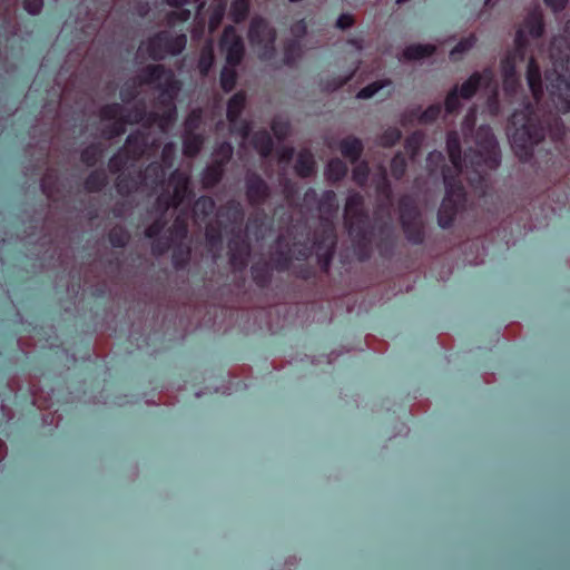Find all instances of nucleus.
<instances>
[{
  "instance_id": "f257e3e1",
  "label": "nucleus",
  "mask_w": 570,
  "mask_h": 570,
  "mask_svg": "<svg viewBox=\"0 0 570 570\" xmlns=\"http://www.w3.org/2000/svg\"><path fill=\"white\" fill-rule=\"evenodd\" d=\"M561 70L547 71V90L549 99L556 109L544 120H540L533 107L529 104L521 110H515L509 119L511 147L521 163H528L533 156L534 147L547 135L556 142H562L567 136V127L559 114L570 111V57L561 65Z\"/></svg>"
},
{
  "instance_id": "f03ea898",
  "label": "nucleus",
  "mask_w": 570,
  "mask_h": 570,
  "mask_svg": "<svg viewBox=\"0 0 570 570\" xmlns=\"http://www.w3.org/2000/svg\"><path fill=\"white\" fill-rule=\"evenodd\" d=\"M475 148H469L462 157L460 136L456 131H449L446 135V151L451 164L455 169L454 175H460L463 161L472 169L478 178V188L488 186V173L499 168L501 154L495 136L489 127H480L475 135Z\"/></svg>"
},
{
  "instance_id": "7ed1b4c3",
  "label": "nucleus",
  "mask_w": 570,
  "mask_h": 570,
  "mask_svg": "<svg viewBox=\"0 0 570 570\" xmlns=\"http://www.w3.org/2000/svg\"><path fill=\"white\" fill-rule=\"evenodd\" d=\"M450 168L442 169L445 194L438 212V224L441 228H450L458 213L464 208L466 203L465 188L458 175H451Z\"/></svg>"
},
{
  "instance_id": "20e7f679",
  "label": "nucleus",
  "mask_w": 570,
  "mask_h": 570,
  "mask_svg": "<svg viewBox=\"0 0 570 570\" xmlns=\"http://www.w3.org/2000/svg\"><path fill=\"white\" fill-rule=\"evenodd\" d=\"M186 45L187 36L185 33L173 35L168 30H160L146 40L145 48L151 60L160 61L166 56L180 55Z\"/></svg>"
},
{
  "instance_id": "39448f33",
  "label": "nucleus",
  "mask_w": 570,
  "mask_h": 570,
  "mask_svg": "<svg viewBox=\"0 0 570 570\" xmlns=\"http://www.w3.org/2000/svg\"><path fill=\"white\" fill-rule=\"evenodd\" d=\"M399 208L401 226L406 239L414 245L423 244L425 235L419 223V212L413 200L407 196H403L399 202Z\"/></svg>"
},
{
  "instance_id": "423d86ee",
  "label": "nucleus",
  "mask_w": 570,
  "mask_h": 570,
  "mask_svg": "<svg viewBox=\"0 0 570 570\" xmlns=\"http://www.w3.org/2000/svg\"><path fill=\"white\" fill-rule=\"evenodd\" d=\"M336 233L333 225H323L314 234L316 261L323 273H328L336 248Z\"/></svg>"
},
{
  "instance_id": "0eeeda50",
  "label": "nucleus",
  "mask_w": 570,
  "mask_h": 570,
  "mask_svg": "<svg viewBox=\"0 0 570 570\" xmlns=\"http://www.w3.org/2000/svg\"><path fill=\"white\" fill-rule=\"evenodd\" d=\"M220 50L226 55V63L237 67L244 59L245 45L242 37L233 26L225 27L219 40Z\"/></svg>"
},
{
  "instance_id": "6e6552de",
  "label": "nucleus",
  "mask_w": 570,
  "mask_h": 570,
  "mask_svg": "<svg viewBox=\"0 0 570 570\" xmlns=\"http://www.w3.org/2000/svg\"><path fill=\"white\" fill-rule=\"evenodd\" d=\"M245 194L252 207H259L269 199L271 187L258 173L249 171L245 177Z\"/></svg>"
},
{
  "instance_id": "1a4fd4ad",
  "label": "nucleus",
  "mask_w": 570,
  "mask_h": 570,
  "mask_svg": "<svg viewBox=\"0 0 570 570\" xmlns=\"http://www.w3.org/2000/svg\"><path fill=\"white\" fill-rule=\"evenodd\" d=\"M248 39L255 46L263 47L264 49H274L276 31L266 19L255 17L249 23Z\"/></svg>"
},
{
  "instance_id": "9d476101",
  "label": "nucleus",
  "mask_w": 570,
  "mask_h": 570,
  "mask_svg": "<svg viewBox=\"0 0 570 570\" xmlns=\"http://www.w3.org/2000/svg\"><path fill=\"white\" fill-rule=\"evenodd\" d=\"M168 183L173 186V193L167 197L166 207L177 208L190 196L189 177L179 169L170 173Z\"/></svg>"
},
{
  "instance_id": "9b49d317",
  "label": "nucleus",
  "mask_w": 570,
  "mask_h": 570,
  "mask_svg": "<svg viewBox=\"0 0 570 570\" xmlns=\"http://www.w3.org/2000/svg\"><path fill=\"white\" fill-rule=\"evenodd\" d=\"M250 255V245L239 235L228 242V256L230 266L238 272L246 269Z\"/></svg>"
},
{
  "instance_id": "f8f14e48",
  "label": "nucleus",
  "mask_w": 570,
  "mask_h": 570,
  "mask_svg": "<svg viewBox=\"0 0 570 570\" xmlns=\"http://www.w3.org/2000/svg\"><path fill=\"white\" fill-rule=\"evenodd\" d=\"M493 79V72L490 68H485L482 72H473L460 87H458L459 96L469 100L475 96L479 88L488 87Z\"/></svg>"
},
{
  "instance_id": "ddd939ff",
  "label": "nucleus",
  "mask_w": 570,
  "mask_h": 570,
  "mask_svg": "<svg viewBox=\"0 0 570 570\" xmlns=\"http://www.w3.org/2000/svg\"><path fill=\"white\" fill-rule=\"evenodd\" d=\"M142 186L150 190H157L165 183L166 169L159 161L149 163L138 171Z\"/></svg>"
},
{
  "instance_id": "4468645a",
  "label": "nucleus",
  "mask_w": 570,
  "mask_h": 570,
  "mask_svg": "<svg viewBox=\"0 0 570 570\" xmlns=\"http://www.w3.org/2000/svg\"><path fill=\"white\" fill-rule=\"evenodd\" d=\"M148 134L142 130H135L127 136L122 148L129 154L132 163L144 157L148 148Z\"/></svg>"
},
{
  "instance_id": "2eb2a0df",
  "label": "nucleus",
  "mask_w": 570,
  "mask_h": 570,
  "mask_svg": "<svg viewBox=\"0 0 570 570\" xmlns=\"http://www.w3.org/2000/svg\"><path fill=\"white\" fill-rule=\"evenodd\" d=\"M168 71L173 70L160 63L147 65L140 70L135 79L139 86L154 85L156 87L165 79V77L168 76Z\"/></svg>"
},
{
  "instance_id": "dca6fc26",
  "label": "nucleus",
  "mask_w": 570,
  "mask_h": 570,
  "mask_svg": "<svg viewBox=\"0 0 570 570\" xmlns=\"http://www.w3.org/2000/svg\"><path fill=\"white\" fill-rule=\"evenodd\" d=\"M141 187L144 186L138 173H121L115 180L116 191L122 197L137 193Z\"/></svg>"
},
{
  "instance_id": "f3484780",
  "label": "nucleus",
  "mask_w": 570,
  "mask_h": 570,
  "mask_svg": "<svg viewBox=\"0 0 570 570\" xmlns=\"http://www.w3.org/2000/svg\"><path fill=\"white\" fill-rule=\"evenodd\" d=\"M527 82L537 102L543 95L541 70L534 57H530L527 66Z\"/></svg>"
},
{
  "instance_id": "a211bd4d",
  "label": "nucleus",
  "mask_w": 570,
  "mask_h": 570,
  "mask_svg": "<svg viewBox=\"0 0 570 570\" xmlns=\"http://www.w3.org/2000/svg\"><path fill=\"white\" fill-rule=\"evenodd\" d=\"M250 275L255 285L262 289L267 288L273 278V268L268 261L258 259L250 266Z\"/></svg>"
},
{
  "instance_id": "6ab92c4d",
  "label": "nucleus",
  "mask_w": 570,
  "mask_h": 570,
  "mask_svg": "<svg viewBox=\"0 0 570 570\" xmlns=\"http://www.w3.org/2000/svg\"><path fill=\"white\" fill-rule=\"evenodd\" d=\"M317 208L322 214L321 228L323 225H333L325 216H332L338 210V200L334 190H325L317 200Z\"/></svg>"
},
{
  "instance_id": "aec40b11",
  "label": "nucleus",
  "mask_w": 570,
  "mask_h": 570,
  "mask_svg": "<svg viewBox=\"0 0 570 570\" xmlns=\"http://www.w3.org/2000/svg\"><path fill=\"white\" fill-rule=\"evenodd\" d=\"M340 151L344 158L350 160L351 164H355L363 155L364 145L360 138L348 136L340 141Z\"/></svg>"
},
{
  "instance_id": "412c9836",
  "label": "nucleus",
  "mask_w": 570,
  "mask_h": 570,
  "mask_svg": "<svg viewBox=\"0 0 570 570\" xmlns=\"http://www.w3.org/2000/svg\"><path fill=\"white\" fill-rule=\"evenodd\" d=\"M345 226L351 238L372 236L368 214L345 217Z\"/></svg>"
},
{
  "instance_id": "4be33fe9",
  "label": "nucleus",
  "mask_w": 570,
  "mask_h": 570,
  "mask_svg": "<svg viewBox=\"0 0 570 570\" xmlns=\"http://www.w3.org/2000/svg\"><path fill=\"white\" fill-rule=\"evenodd\" d=\"M379 233L381 236L380 242L377 244L380 255L382 257H391L394 252V247H395L393 227H392L391 223L384 222L379 227Z\"/></svg>"
},
{
  "instance_id": "5701e85b",
  "label": "nucleus",
  "mask_w": 570,
  "mask_h": 570,
  "mask_svg": "<svg viewBox=\"0 0 570 570\" xmlns=\"http://www.w3.org/2000/svg\"><path fill=\"white\" fill-rule=\"evenodd\" d=\"M250 144H252L253 148L263 158H267L268 156H271L273 148H274L273 138H272L271 134L265 129L255 131L252 135Z\"/></svg>"
},
{
  "instance_id": "b1692460",
  "label": "nucleus",
  "mask_w": 570,
  "mask_h": 570,
  "mask_svg": "<svg viewBox=\"0 0 570 570\" xmlns=\"http://www.w3.org/2000/svg\"><path fill=\"white\" fill-rule=\"evenodd\" d=\"M522 29L527 30L533 39L541 38L544 33V20L541 11L538 9L531 10L524 18Z\"/></svg>"
},
{
  "instance_id": "393cba45",
  "label": "nucleus",
  "mask_w": 570,
  "mask_h": 570,
  "mask_svg": "<svg viewBox=\"0 0 570 570\" xmlns=\"http://www.w3.org/2000/svg\"><path fill=\"white\" fill-rule=\"evenodd\" d=\"M517 61H519V59L514 58L513 55H505L501 60V73L507 90L514 88L519 82L517 76Z\"/></svg>"
},
{
  "instance_id": "a878e982",
  "label": "nucleus",
  "mask_w": 570,
  "mask_h": 570,
  "mask_svg": "<svg viewBox=\"0 0 570 570\" xmlns=\"http://www.w3.org/2000/svg\"><path fill=\"white\" fill-rule=\"evenodd\" d=\"M156 89L159 91L160 97L176 99L180 89L181 82L177 79L174 71H168V76L156 86Z\"/></svg>"
},
{
  "instance_id": "bb28decb",
  "label": "nucleus",
  "mask_w": 570,
  "mask_h": 570,
  "mask_svg": "<svg viewBox=\"0 0 570 570\" xmlns=\"http://www.w3.org/2000/svg\"><path fill=\"white\" fill-rule=\"evenodd\" d=\"M225 169L226 168H224L219 164L212 161L208 166L204 168L202 173L203 187L209 189L217 186L225 175Z\"/></svg>"
},
{
  "instance_id": "cd10ccee",
  "label": "nucleus",
  "mask_w": 570,
  "mask_h": 570,
  "mask_svg": "<svg viewBox=\"0 0 570 570\" xmlns=\"http://www.w3.org/2000/svg\"><path fill=\"white\" fill-rule=\"evenodd\" d=\"M246 107V94L244 91H237L234 94L228 102L226 117L229 122H236L238 118L242 116L244 109Z\"/></svg>"
},
{
  "instance_id": "c85d7f7f",
  "label": "nucleus",
  "mask_w": 570,
  "mask_h": 570,
  "mask_svg": "<svg viewBox=\"0 0 570 570\" xmlns=\"http://www.w3.org/2000/svg\"><path fill=\"white\" fill-rule=\"evenodd\" d=\"M205 142L203 134H185L183 138V153L186 157L195 158Z\"/></svg>"
},
{
  "instance_id": "c756f323",
  "label": "nucleus",
  "mask_w": 570,
  "mask_h": 570,
  "mask_svg": "<svg viewBox=\"0 0 570 570\" xmlns=\"http://www.w3.org/2000/svg\"><path fill=\"white\" fill-rule=\"evenodd\" d=\"M108 185V177L104 169L92 170L83 181V188L88 193H100Z\"/></svg>"
},
{
  "instance_id": "7c9ffc66",
  "label": "nucleus",
  "mask_w": 570,
  "mask_h": 570,
  "mask_svg": "<svg viewBox=\"0 0 570 570\" xmlns=\"http://www.w3.org/2000/svg\"><path fill=\"white\" fill-rule=\"evenodd\" d=\"M191 249L189 245L183 244L181 242L173 247L171 264L175 269H185L190 261Z\"/></svg>"
},
{
  "instance_id": "2f4dec72",
  "label": "nucleus",
  "mask_w": 570,
  "mask_h": 570,
  "mask_svg": "<svg viewBox=\"0 0 570 570\" xmlns=\"http://www.w3.org/2000/svg\"><path fill=\"white\" fill-rule=\"evenodd\" d=\"M295 173L301 178H308L313 175L315 169V161L309 151H302L296 158L294 166Z\"/></svg>"
},
{
  "instance_id": "473e14b6",
  "label": "nucleus",
  "mask_w": 570,
  "mask_h": 570,
  "mask_svg": "<svg viewBox=\"0 0 570 570\" xmlns=\"http://www.w3.org/2000/svg\"><path fill=\"white\" fill-rule=\"evenodd\" d=\"M348 173L347 165L340 158H332L326 166V178L336 184L345 178Z\"/></svg>"
},
{
  "instance_id": "72a5a7b5",
  "label": "nucleus",
  "mask_w": 570,
  "mask_h": 570,
  "mask_svg": "<svg viewBox=\"0 0 570 570\" xmlns=\"http://www.w3.org/2000/svg\"><path fill=\"white\" fill-rule=\"evenodd\" d=\"M435 51L434 45H410L403 50V57L406 60H420L433 56Z\"/></svg>"
},
{
  "instance_id": "f704fd0d",
  "label": "nucleus",
  "mask_w": 570,
  "mask_h": 570,
  "mask_svg": "<svg viewBox=\"0 0 570 570\" xmlns=\"http://www.w3.org/2000/svg\"><path fill=\"white\" fill-rule=\"evenodd\" d=\"M302 43L298 39H289L284 43L283 62L287 67H294L302 56Z\"/></svg>"
},
{
  "instance_id": "c9c22d12",
  "label": "nucleus",
  "mask_w": 570,
  "mask_h": 570,
  "mask_svg": "<svg viewBox=\"0 0 570 570\" xmlns=\"http://www.w3.org/2000/svg\"><path fill=\"white\" fill-rule=\"evenodd\" d=\"M129 163H132V159L129 154L121 147L109 158L108 170L114 175L125 173V169Z\"/></svg>"
},
{
  "instance_id": "e433bc0d",
  "label": "nucleus",
  "mask_w": 570,
  "mask_h": 570,
  "mask_svg": "<svg viewBox=\"0 0 570 570\" xmlns=\"http://www.w3.org/2000/svg\"><path fill=\"white\" fill-rule=\"evenodd\" d=\"M271 265L273 271H277L279 273L288 272L292 267L293 256L292 250L287 249H278L271 257Z\"/></svg>"
},
{
  "instance_id": "4c0bfd02",
  "label": "nucleus",
  "mask_w": 570,
  "mask_h": 570,
  "mask_svg": "<svg viewBox=\"0 0 570 570\" xmlns=\"http://www.w3.org/2000/svg\"><path fill=\"white\" fill-rule=\"evenodd\" d=\"M354 254L360 262H366L372 255V236L351 238Z\"/></svg>"
},
{
  "instance_id": "58836bf2",
  "label": "nucleus",
  "mask_w": 570,
  "mask_h": 570,
  "mask_svg": "<svg viewBox=\"0 0 570 570\" xmlns=\"http://www.w3.org/2000/svg\"><path fill=\"white\" fill-rule=\"evenodd\" d=\"M102 146L98 142H92L81 150L80 160L87 167H95L102 157Z\"/></svg>"
},
{
  "instance_id": "ea45409f",
  "label": "nucleus",
  "mask_w": 570,
  "mask_h": 570,
  "mask_svg": "<svg viewBox=\"0 0 570 570\" xmlns=\"http://www.w3.org/2000/svg\"><path fill=\"white\" fill-rule=\"evenodd\" d=\"M214 61H215L214 48H213L212 42H208L202 48L199 58H198V63H197L199 73L203 77H206L209 73V71L214 65Z\"/></svg>"
},
{
  "instance_id": "a19ab883",
  "label": "nucleus",
  "mask_w": 570,
  "mask_h": 570,
  "mask_svg": "<svg viewBox=\"0 0 570 570\" xmlns=\"http://www.w3.org/2000/svg\"><path fill=\"white\" fill-rule=\"evenodd\" d=\"M367 214L364 209V197L357 193H351L345 203V217Z\"/></svg>"
},
{
  "instance_id": "79ce46f5",
  "label": "nucleus",
  "mask_w": 570,
  "mask_h": 570,
  "mask_svg": "<svg viewBox=\"0 0 570 570\" xmlns=\"http://www.w3.org/2000/svg\"><path fill=\"white\" fill-rule=\"evenodd\" d=\"M219 215L225 217L229 223H240L244 218V210L242 205L236 200L227 202L219 209Z\"/></svg>"
},
{
  "instance_id": "37998d69",
  "label": "nucleus",
  "mask_w": 570,
  "mask_h": 570,
  "mask_svg": "<svg viewBox=\"0 0 570 570\" xmlns=\"http://www.w3.org/2000/svg\"><path fill=\"white\" fill-rule=\"evenodd\" d=\"M234 155V147L229 141H222L214 148L213 163L219 164L226 168Z\"/></svg>"
},
{
  "instance_id": "c03bdc74",
  "label": "nucleus",
  "mask_w": 570,
  "mask_h": 570,
  "mask_svg": "<svg viewBox=\"0 0 570 570\" xmlns=\"http://www.w3.org/2000/svg\"><path fill=\"white\" fill-rule=\"evenodd\" d=\"M529 47V40L524 29L519 28L514 37V49L507 55H513L519 61H524L527 58V51Z\"/></svg>"
},
{
  "instance_id": "a18cd8bd",
  "label": "nucleus",
  "mask_w": 570,
  "mask_h": 570,
  "mask_svg": "<svg viewBox=\"0 0 570 570\" xmlns=\"http://www.w3.org/2000/svg\"><path fill=\"white\" fill-rule=\"evenodd\" d=\"M108 240L114 248H124L130 240V234L124 226L116 225L109 230Z\"/></svg>"
},
{
  "instance_id": "49530a36",
  "label": "nucleus",
  "mask_w": 570,
  "mask_h": 570,
  "mask_svg": "<svg viewBox=\"0 0 570 570\" xmlns=\"http://www.w3.org/2000/svg\"><path fill=\"white\" fill-rule=\"evenodd\" d=\"M376 193L385 198L387 202L392 199L393 190L391 183L387 178V173L383 166L380 167V173L374 180Z\"/></svg>"
},
{
  "instance_id": "de8ad7c7",
  "label": "nucleus",
  "mask_w": 570,
  "mask_h": 570,
  "mask_svg": "<svg viewBox=\"0 0 570 570\" xmlns=\"http://www.w3.org/2000/svg\"><path fill=\"white\" fill-rule=\"evenodd\" d=\"M216 207V203L210 196H200L194 203V213L196 216L205 219L209 217Z\"/></svg>"
},
{
  "instance_id": "09e8293b",
  "label": "nucleus",
  "mask_w": 570,
  "mask_h": 570,
  "mask_svg": "<svg viewBox=\"0 0 570 570\" xmlns=\"http://www.w3.org/2000/svg\"><path fill=\"white\" fill-rule=\"evenodd\" d=\"M58 176L53 171H47L40 181V188L42 194L51 199L59 191Z\"/></svg>"
},
{
  "instance_id": "8fccbe9b",
  "label": "nucleus",
  "mask_w": 570,
  "mask_h": 570,
  "mask_svg": "<svg viewBox=\"0 0 570 570\" xmlns=\"http://www.w3.org/2000/svg\"><path fill=\"white\" fill-rule=\"evenodd\" d=\"M478 39L474 33H470L468 37L462 38L450 51V59L452 61H458L460 56L471 50Z\"/></svg>"
},
{
  "instance_id": "3c124183",
  "label": "nucleus",
  "mask_w": 570,
  "mask_h": 570,
  "mask_svg": "<svg viewBox=\"0 0 570 570\" xmlns=\"http://www.w3.org/2000/svg\"><path fill=\"white\" fill-rule=\"evenodd\" d=\"M249 13L248 0H234L230 4L229 16L233 22L240 23L245 21Z\"/></svg>"
},
{
  "instance_id": "603ef678",
  "label": "nucleus",
  "mask_w": 570,
  "mask_h": 570,
  "mask_svg": "<svg viewBox=\"0 0 570 570\" xmlns=\"http://www.w3.org/2000/svg\"><path fill=\"white\" fill-rule=\"evenodd\" d=\"M236 82H237L236 67H230L228 65L223 67V69L220 70V75H219V83H220L222 89L225 92H230L235 88Z\"/></svg>"
},
{
  "instance_id": "864d4df0",
  "label": "nucleus",
  "mask_w": 570,
  "mask_h": 570,
  "mask_svg": "<svg viewBox=\"0 0 570 570\" xmlns=\"http://www.w3.org/2000/svg\"><path fill=\"white\" fill-rule=\"evenodd\" d=\"M391 175L395 180H401L406 173L407 161L402 151H397L390 164Z\"/></svg>"
},
{
  "instance_id": "5fc2aeb1",
  "label": "nucleus",
  "mask_w": 570,
  "mask_h": 570,
  "mask_svg": "<svg viewBox=\"0 0 570 570\" xmlns=\"http://www.w3.org/2000/svg\"><path fill=\"white\" fill-rule=\"evenodd\" d=\"M129 121H130V119L125 116L120 117L117 120H114L112 124H110L109 126H107L104 129V131H102L104 137L107 139H114V138L120 137L121 135H124L126 132V125H128Z\"/></svg>"
},
{
  "instance_id": "6e6d98bb",
  "label": "nucleus",
  "mask_w": 570,
  "mask_h": 570,
  "mask_svg": "<svg viewBox=\"0 0 570 570\" xmlns=\"http://www.w3.org/2000/svg\"><path fill=\"white\" fill-rule=\"evenodd\" d=\"M370 176V166L366 160L355 163V166L352 170V179L353 181L360 186L364 187L367 184Z\"/></svg>"
},
{
  "instance_id": "4d7b16f0",
  "label": "nucleus",
  "mask_w": 570,
  "mask_h": 570,
  "mask_svg": "<svg viewBox=\"0 0 570 570\" xmlns=\"http://www.w3.org/2000/svg\"><path fill=\"white\" fill-rule=\"evenodd\" d=\"M314 243L309 245L307 242L294 243L292 248L293 261L306 262L313 254Z\"/></svg>"
},
{
  "instance_id": "13d9d810",
  "label": "nucleus",
  "mask_w": 570,
  "mask_h": 570,
  "mask_svg": "<svg viewBox=\"0 0 570 570\" xmlns=\"http://www.w3.org/2000/svg\"><path fill=\"white\" fill-rule=\"evenodd\" d=\"M170 238H177L179 240H184L188 235V224L183 216H177L168 229Z\"/></svg>"
},
{
  "instance_id": "bf43d9fd",
  "label": "nucleus",
  "mask_w": 570,
  "mask_h": 570,
  "mask_svg": "<svg viewBox=\"0 0 570 570\" xmlns=\"http://www.w3.org/2000/svg\"><path fill=\"white\" fill-rule=\"evenodd\" d=\"M138 87H140L136 79L126 81L119 91V96L122 102L129 104L134 101L138 96Z\"/></svg>"
},
{
  "instance_id": "052dcab7",
  "label": "nucleus",
  "mask_w": 570,
  "mask_h": 570,
  "mask_svg": "<svg viewBox=\"0 0 570 570\" xmlns=\"http://www.w3.org/2000/svg\"><path fill=\"white\" fill-rule=\"evenodd\" d=\"M122 111H124V108L118 102H111V104H107V105H104L101 108H100V118L101 120H117L119 119L120 117H122Z\"/></svg>"
},
{
  "instance_id": "680f3d73",
  "label": "nucleus",
  "mask_w": 570,
  "mask_h": 570,
  "mask_svg": "<svg viewBox=\"0 0 570 570\" xmlns=\"http://www.w3.org/2000/svg\"><path fill=\"white\" fill-rule=\"evenodd\" d=\"M402 138V132L396 127H390L380 137V145L385 148L395 146Z\"/></svg>"
},
{
  "instance_id": "e2e57ef3",
  "label": "nucleus",
  "mask_w": 570,
  "mask_h": 570,
  "mask_svg": "<svg viewBox=\"0 0 570 570\" xmlns=\"http://www.w3.org/2000/svg\"><path fill=\"white\" fill-rule=\"evenodd\" d=\"M423 135L420 131H414L406 137L404 141V148L410 154L411 158H414L421 148Z\"/></svg>"
},
{
  "instance_id": "0e129e2a",
  "label": "nucleus",
  "mask_w": 570,
  "mask_h": 570,
  "mask_svg": "<svg viewBox=\"0 0 570 570\" xmlns=\"http://www.w3.org/2000/svg\"><path fill=\"white\" fill-rule=\"evenodd\" d=\"M460 96L458 92V86L453 87L446 95L445 101H444V109L448 115H454L456 114L460 108Z\"/></svg>"
},
{
  "instance_id": "69168bd1",
  "label": "nucleus",
  "mask_w": 570,
  "mask_h": 570,
  "mask_svg": "<svg viewBox=\"0 0 570 570\" xmlns=\"http://www.w3.org/2000/svg\"><path fill=\"white\" fill-rule=\"evenodd\" d=\"M202 111L199 109L191 110L185 119V134H198L197 130L202 126Z\"/></svg>"
},
{
  "instance_id": "338daca9",
  "label": "nucleus",
  "mask_w": 570,
  "mask_h": 570,
  "mask_svg": "<svg viewBox=\"0 0 570 570\" xmlns=\"http://www.w3.org/2000/svg\"><path fill=\"white\" fill-rule=\"evenodd\" d=\"M151 240V253L156 257L165 255L170 249L173 244V239L168 236H161Z\"/></svg>"
},
{
  "instance_id": "774afa93",
  "label": "nucleus",
  "mask_w": 570,
  "mask_h": 570,
  "mask_svg": "<svg viewBox=\"0 0 570 570\" xmlns=\"http://www.w3.org/2000/svg\"><path fill=\"white\" fill-rule=\"evenodd\" d=\"M441 111L442 106L440 104H432L420 114L419 121L425 125L432 124L440 117Z\"/></svg>"
}]
</instances>
